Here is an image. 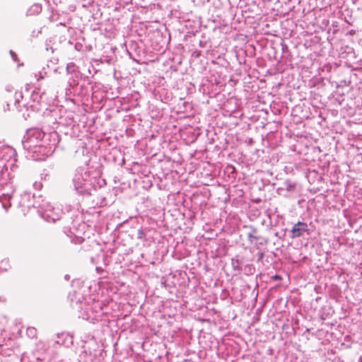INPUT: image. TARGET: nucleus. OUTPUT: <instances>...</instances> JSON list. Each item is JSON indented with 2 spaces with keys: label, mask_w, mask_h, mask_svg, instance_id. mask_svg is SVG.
I'll return each mask as SVG.
<instances>
[{
  "label": "nucleus",
  "mask_w": 362,
  "mask_h": 362,
  "mask_svg": "<svg viewBox=\"0 0 362 362\" xmlns=\"http://www.w3.org/2000/svg\"><path fill=\"white\" fill-rule=\"evenodd\" d=\"M308 230L307 223L298 221L296 223L291 229V238H296L301 236L304 232Z\"/></svg>",
  "instance_id": "1"
},
{
  "label": "nucleus",
  "mask_w": 362,
  "mask_h": 362,
  "mask_svg": "<svg viewBox=\"0 0 362 362\" xmlns=\"http://www.w3.org/2000/svg\"><path fill=\"white\" fill-rule=\"evenodd\" d=\"M27 333L29 335H33V337L36 335V329L35 327H28L27 329Z\"/></svg>",
  "instance_id": "2"
},
{
  "label": "nucleus",
  "mask_w": 362,
  "mask_h": 362,
  "mask_svg": "<svg viewBox=\"0 0 362 362\" xmlns=\"http://www.w3.org/2000/svg\"><path fill=\"white\" fill-rule=\"evenodd\" d=\"M8 264V260H3L1 261V264Z\"/></svg>",
  "instance_id": "3"
}]
</instances>
